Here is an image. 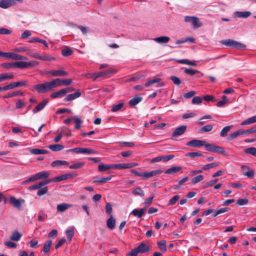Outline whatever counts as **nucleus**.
I'll return each mask as SVG.
<instances>
[{"mask_svg":"<svg viewBox=\"0 0 256 256\" xmlns=\"http://www.w3.org/2000/svg\"><path fill=\"white\" fill-rule=\"evenodd\" d=\"M186 145L194 148H200L204 146L206 150L218 154H224L225 152V148H224L208 143L205 140L194 139L188 142Z\"/></svg>","mask_w":256,"mask_h":256,"instance_id":"1","label":"nucleus"},{"mask_svg":"<svg viewBox=\"0 0 256 256\" xmlns=\"http://www.w3.org/2000/svg\"><path fill=\"white\" fill-rule=\"evenodd\" d=\"M56 88V82L54 79L50 82L34 85L32 89L36 90L38 94H44Z\"/></svg>","mask_w":256,"mask_h":256,"instance_id":"2","label":"nucleus"},{"mask_svg":"<svg viewBox=\"0 0 256 256\" xmlns=\"http://www.w3.org/2000/svg\"><path fill=\"white\" fill-rule=\"evenodd\" d=\"M220 43L232 48L238 50H244L246 48V45L232 39H226L220 41Z\"/></svg>","mask_w":256,"mask_h":256,"instance_id":"3","label":"nucleus"},{"mask_svg":"<svg viewBox=\"0 0 256 256\" xmlns=\"http://www.w3.org/2000/svg\"><path fill=\"white\" fill-rule=\"evenodd\" d=\"M184 20L186 22L191 23L193 27L198 28L202 26L201 22H200L198 18L196 16H185Z\"/></svg>","mask_w":256,"mask_h":256,"instance_id":"4","label":"nucleus"},{"mask_svg":"<svg viewBox=\"0 0 256 256\" xmlns=\"http://www.w3.org/2000/svg\"><path fill=\"white\" fill-rule=\"evenodd\" d=\"M39 62L36 60H32L28 62L17 61V68H26L30 67H33L38 66Z\"/></svg>","mask_w":256,"mask_h":256,"instance_id":"5","label":"nucleus"},{"mask_svg":"<svg viewBox=\"0 0 256 256\" xmlns=\"http://www.w3.org/2000/svg\"><path fill=\"white\" fill-rule=\"evenodd\" d=\"M187 128L186 125L181 126L176 128L172 132V138H178L186 132Z\"/></svg>","mask_w":256,"mask_h":256,"instance_id":"6","label":"nucleus"},{"mask_svg":"<svg viewBox=\"0 0 256 256\" xmlns=\"http://www.w3.org/2000/svg\"><path fill=\"white\" fill-rule=\"evenodd\" d=\"M45 73L48 74H50L52 76H64L68 75V73L62 70L46 71Z\"/></svg>","mask_w":256,"mask_h":256,"instance_id":"7","label":"nucleus"},{"mask_svg":"<svg viewBox=\"0 0 256 256\" xmlns=\"http://www.w3.org/2000/svg\"><path fill=\"white\" fill-rule=\"evenodd\" d=\"M51 182V180H45L38 182L35 184L31 186H30L28 190H38L42 188L44 185H46L49 183Z\"/></svg>","mask_w":256,"mask_h":256,"instance_id":"8","label":"nucleus"},{"mask_svg":"<svg viewBox=\"0 0 256 256\" xmlns=\"http://www.w3.org/2000/svg\"><path fill=\"white\" fill-rule=\"evenodd\" d=\"M56 88L61 86H68L72 83V79L61 80L60 78H55Z\"/></svg>","mask_w":256,"mask_h":256,"instance_id":"9","label":"nucleus"},{"mask_svg":"<svg viewBox=\"0 0 256 256\" xmlns=\"http://www.w3.org/2000/svg\"><path fill=\"white\" fill-rule=\"evenodd\" d=\"M241 168L243 172V174L248 177L253 178L254 176V172L253 170L250 168L248 166L246 165H242Z\"/></svg>","mask_w":256,"mask_h":256,"instance_id":"10","label":"nucleus"},{"mask_svg":"<svg viewBox=\"0 0 256 256\" xmlns=\"http://www.w3.org/2000/svg\"><path fill=\"white\" fill-rule=\"evenodd\" d=\"M74 177V176L72 174H62L61 176H58L57 177H56L55 178L53 179H48L49 180H51L52 182H60L64 180H66L70 178H72Z\"/></svg>","mask_w":256,"mask_h":256,"instance_id":"11","label":"nucleus"},{"mask_svg":"<svg viewBox=\"0 0 256 256\" xmlns=\"http://www.w3.org/2000/svg\"><path fill=\"white\" fill-rule=\"evenodd\" d=\"M0 56L6 60H16V53L14 52H3L0 51Z\"/></svg>","mask_w":256,"mask_h":256,"instance_id":"12","label":"nucleus"},{"mask_svg":"<svg viewBox=\"0 0 256 256\" xmlns=\"http://www.w3.org/2000/svg\"><path fill=\"white\" fill-rule=\"evenodd\" d=\"M162 172V170L160 169L155 170L149 172H146L144 174V180H147L149 178L158 174H161Z\"/></svg>","mask_w":256,"mask_h":256,"instance_id":"13","label":"nucleus"},{"mask_svg":"<svg viewBox=\"0 0 256 256\" xmlns=\"http://www.w3.org/2000/svg\"><path fill=\"white\" fill-rule=\"evenodd\" d=\"M16 0H0V7L7 8L15 4Z\"/></svg>","mask_w":256,"mask_h":256,"instance_id":"14","label":"nucleus"},{"mask_svg":"<svg viewBox=\"0 0 256 256\" xmlns=\"http://www.w3.org/2000/svg\"><path fill=\"white\" fill-rule=\"evenodd\" d=\"M81 94V92L79 90H78L74 93L67 95L64 98V100L66 102L72 101L79 98Z\"/></svg>","mask_w":256,"mask_h":256,"instance_id":"15","label":"nucleus"},{"mask_svg":"<svg viewBox=\"0 0 256 256\" xmlns=\"http://www.w3.org/2000/svg\"><path fill=\"white\" fill-rule=\"evenodd\" d=\"M72 206V204L62 203L57 205L56 209L58 212H62Z\"/></svg>","mask_w":256,"mask_h":256,"instance_id":"16","label":"nucleus"},{"mask_svg":"<svg viewBox=\"0 0 256 256\" xmlns=\"http://www.w3.org/2000/svg\"><path fill=\"white\" fill-rule=\"evenodd\" d=\"M182 168L180 166H174L167 169L165 172L166 174H174L182 170Z\"/></svg>","mask_w":256,"mask_h":256,"instance_id":"17","label":"nucleus"},{"mask_svg":"<svg viewBox=\"0 0 256 256\" xmlns=\"http://www.w3.org/2000/svg\"><path fill=\"white\" fill-rule=\"evenodd\" d=\"M140 253H144L150 251V248L144 243H140L137 247Z\"/></svg>","mask_w":256,"mask_h":256,"instance_id":"18","label":"nucleus"},{"mask_svg":"<svg viewBox=\"0 0 256 256\" xmlns=\"http://www.w3.org/2000/svg\"><path fill=\"white\" fill-rule=\"evenodd\" d=\"M242 134H244V130L241 129L238 130L231 133L228 136V140H232L236 138L238 136Z\"/></svg>","mask_w":256,"mask_h":256,"instance_id":"19","label":"nucleus"},{"mask_svg":"<svg viewBox=\"0 0 256 256\" xmlns=\"http://www.w3.org/2000/svg\"><path fill=\"white\" fill-rule=\"evenodd\" d=\"M48 102V101L46 100H42L33 110V113L36 114L38 112L42 110L47 104Z\"/></svg>","mask_w":256,"mask_h":256,"instance_id":"20","label":"nucleus"},{"mask_svg":"<svg viewBox=\"0 0 256 256\" xmlns=\"http://www.w3.org/2000/svg\"><path fill=\"white\" fill-rule=\"evenodd\" d=\"M144 211H145L144 208H142L140 210L134 209L130 212V214H132L134 216H136L138 218H140L144 214Z\"/></svg>","mask_w":256,"mask_h":256,"instance_id":"21","label":"nucleus"},{"mask_svg":"<svg viewBox=\"0 0 256 256\" xmlns=\"http://www.w3.org/2000/svg\"><path fill=\"white\" fill-rule=\"evenodd\" d=\"M116 220L112 216V214L110 216V218L106 221L107 226L110 230H113L115 228Z\"/></svg>","mask_w":256,"mask_h":256,"instance_id":"22","label":"nucleus"},{"mask_svg":"<svg viewBox=\"0 0 256 256\" xmlns=\"http://www.w3.org/2000/svg\"><path fill=\"white\" fill-rule=\"evenodd\" d=\"M52 244V242L51 240H48L46 241V242L44 245L42 252L44 254L48 253L50 251Z\"/></svg>","mask_w":256,"mask_h":256,"instance_id":"23","label":"nucleus"},{"mask_svg":"<svg viewBox=\"0 0 256 256\" xmlns=\"http://www.w3.org/2000/svg\"><path fill=\"white\" fill-rule=\"evenodd\" d=\"M48 148L54 152H58L62 150L64 146L62 144H55L49 145Z\"/></svg>","mask_w":256,"mask_h":256,"instance_id":"24","label":"nucleus"},{"mask_svg":"<svg viewBox=\"0 0 256 256\" xmlns=\"http://www.w3.org/2000/svg\"><path fill=\"white\" fill-rule=\"evenodd\" d=\"M142 99L140 96H136L129 101V104L131 106H134L140 102Z\"/></svg>","mask_w":256,"mask_h":256,"instance_id":"25","label":"nucleus"},{"mask_svg":"<svg viewBox=\"0 0 256 256\" xmlns=\"http://www.w3.org/2000/svg\"><path fill=\"white\" fill-rule=\"evenodd\" d=\"M68 162L66 160H57L52 162L51 166L52 167H58L60 166H68Z\"/></svg>","mask_w":256,"mask_h":256,"instance_id":"26","label":"nucleus"},{"mask_svg":"<svg viewBox=\"0 0 256 256\" xmlns=\"http://www.w3.org/2000/svg\"><path fill=\"white\" fill-rule=\"evenodd\" d=\"M30 152L33 154H43L48 153V151L45 150H41L38 148H33L30 150Z\"/></svg>","mask_w":256,"mask_h":256,"instance_id":"27","label":"nucleus"},{"mask_svg":"<svg viewBox=\"0 0 256 256\" xmlns=\"http://www.w3.org/2000/svg\"><path fill=\"white\" fill-rule=\"evenodd\" d=\"M177 62L182 64H188L192 66H196L197 64L195 61H190L188 59H181L176 60Z\"/></svg>","mask_w":256,"mask_h":256,"instance_id":"28","label":"nucleus"},{"mask_svg":"<svg viewBox=\"0 0 256 256\" xmlns=\"http://www.w3.org/2000/svg\"><path fill=\"white\" fill-rule=\"evenodd\" d=\"M204 178V176L202 174H199L193 178L192 179L190 184L192 185H194L202 181Z\"/></svg>","mask_w":256,"mask_h":256,"instance_id":"29","label":"nucleus"},{"mask_svg":"<svg viewBox=\"0 0 256 256\" xmlns=\"http://www.w3.org/2000/svg\"><path fill=\"white\" fill-rule=\"evenodd\" d=\"M170 40V38L166 36H162L154 38L155 42L160 44L167 43Z\"/></svg>","mask_w":256,"mask_h":256,"instance_id":"30","label":"nucleus"},{"mask_svg":"<svg viewBox=\"0 0 256 256\" xmlns=\"http://www.w3.org/2000/svg\"><path fill=\"white\" fill-rule=\"evenodd\" d=\"M235 14L238 18H246L250 16L251 12L248 11L236 12Z\"/></svg>","mask_w":256,"mask_h":256,"instance_id":"31","label":"nucleus"},{"mask_svg":"<svg viewBox=\"0 0 256 256\" xmlns=\"http://www.w3.org/2000/svg\"><path fill=\"white\" fill-rule=\"evenodd\" d=\"M254 122H256V116H253L249 118H248L246 119V120L243 121L241 123V125L244 126V125L250 124H253Z\"/></svg>","mask_w":256,"mask_h":256,"instance_id":"32","label":"nucleus"},{"mask_svg":"<svg viewBox=\"0 0 256 256\" xmlns=\"http://www.w3.org/2000/svg\"><path fill=\"white\" fill-rule=\"evenodd\" d=\"M188 179V176H184L182 179L179 180L178 182V184L174 186V190H180L181 188V186L184 184Z\"/></svg>","mask_w":256,"mask_h":256,"instance_id":"33","label":"nucleus"},{"mask_svg":"<svg viewBox=\"0 0 256 256\" xmlns=\"http://www.w3.org/2000/svg\"><path fill=\"white\" fill-rule=\"evenodd\" d=\"M0 66L4 68L9 69L11 68H16V62H4Z\"/></svg>","mask_w":256,"mask_h":256,"instance_id":"34","label":"nucleus"},{"mask_svg":"<svg viewBox=\"0 0 256 256\" xmlns=\"http://www.w3.org/2000/svg\"><path fill=\"white\" fill-rule=\"evenodd\" d=\"M112 168V164H100L98 166V170L100 172H103L108 170Z\"/></svg>","mask_w":256,"mask_h":256,"instance_id":"35","label":"nucleus"},{"mask_svg":"<svg viewBox=\"0 0 256 256\" xmlns=\"http://www.w3.org/2000/svg\"><path fill=\"white\" fill-rule=\"evenodd\" d=\"M65 94L64 89H62L58 92H54L50 94V97L55 98L60 96H62Z\"/></svg>","mask_w":256,"mask_h":256,"instance_id":"36","label":"nucleus"},{"mask_svg":"<svg viewBox=\"0 0 256 256\" xmlns=\"http://www.w3.org/2000/svg\"><path fill=\"white\" fill-rule=\"evenodd\" d=\"M14 77V75L11 74L4 73L0 74V78L2 82L6 80H10Z\"/></svg>","mask_w":256,"mask_h":256,"instance_id":"37","label":"nucleus"},{"mask_svg":"<svg viewBox=\"0 0 256 256\" xmlns=\"http://www.w3.org/2000/svg\"><path fill=\"white\" fill-rule=\"evenodd\" d=\"M158 248L163 252H166L167 251V248L166 246V242L160 241L158 242L157 244Z\"/></svg>","mask_w":256,"mask_h":256,"instance_id":"38","label":"nucleus"},{"mask_svg":"<svg viewBox=\"0 0 256 256\" xmlns=\"http://www.w3.org/2000/svg\"><path fill=\"white\" fill-rule=\"evenodd\" d=\"M112 178L111 176L106 177V178H100L97 179H95L94 180V182H98L100 184H104L107 182L108 180H110Z\"/></svg>","mask_w":256,"mask_h":256,"instance_id":"39","label":"nucleus"},{"mask_svg":"<svg viewBox=\"0 0 256 256\" xmlns=\"http://www.w3.org/2000/svg\"><path fill=\"white\" fill-rule=\"evenodd\" d=\"M124 104L123 102H120L116 104H113L112 106L111 110L112 112H116L119 110H120L124 106Z\"/></svg>","mask_w":256,"mask_h":256,"instance_id":"40","label":"nucleus"},{"mask_svg":"<svg viewBox=\"0 0 256 256\" xmlns=\"http://www.w3.org/2000/svg\"><path fill=\"white\" fill-rule=\"evenodd\" d=\"M244 152L256 157V148L250 147L244 150Z\"/></svg>","mask_w":256,"mask_h":256,"instance_id":"41","label":"nucleus"},{"mask_svg":"<svg viewBox=\"0 0 256 256\" xmlns=\"http://www.w3.org/2000/svg\"><path fill=\"white\" fill-rule=\"evenodd\" d=\"M66 236L68 240H71L73 237L74 232L72 228H70L66 230Z\"/></svg>","mask_w":256,"mask_h":256,"instance_id":"42","label":"nucleus"},{"mask_svg":"<svg viewBox=\"0 0 256 256\" xmlns=\"http://www.w3.org/2000/svg\"><path fill=\"white\" fill-rule=\"evenodd\" d=\"M218 166H219V164L218 162H212V163L204 165L203 166V170H206L210 168H214L218 167Z\"/></svg>","mask_w":256,"mask_h":256,"instance_id":"43","label":"nucleus"},{"mask_svg":"<svg viewBox=\"0 0 256 256\" xmlns=\"http://www.w3.org/2000/svg\"><path fill=\"white\" fill-rule=\"evenodd\" d=\"M232 126H228L224 127L220 132V136L222 137H225L227 136V132L231 129Z\"/></svg>","mask_w":256,"mask_h":256,"instance_id":"44","label":"nucleus"},{"mask_svg":"<svg viewBox=\"0 0 256 256\" xmlns=\"http://www.w3.org/2000/svg\"><path fill=\"white\" fill-rule=\"evenodd\" d=\"M132 194L134 195H140L142 196H144V192L140 188H137L132 190Z\"/></svg>","mask_w":256,"mask_h":256,"instance_id":"45","label":"nucleus"},{"mask_svg":"<svg viewBox=\"0 0 256 256\" xmlns=\"http://www.w3.org/2000/svg\"><path fill=\"white\" fill-rule=\"evenodd\" d=\"M161 80V79L160 78H155L154 79L151 80L147 82H146L144 84V86L146 87H148L150 86L155 84V83H159Z\"/></svg>","mask_w":256,"mask_h":256,"instance_id":"46","label":"nucleus"},{"mask_svg":"<svg viewBox=\"0 0 256 256\" xmlns=\"http://www.w3.org/2000/svg\"><path fill=\"white\" fill-rule=\"evenodd\" d=\"M73 54V50L70 48H66L62 50V54L63 56H68Z\"/></svg>","mask_w":256,"mask_h":256,"instance_id":"47","label":"nucleus"},{"mask_svg":"<svg viewBox=\"0 0 256 256\" xmlns=\"http://www.w3.org/2000/svg\"><path fill=\"white\" fill-rule=\"evenodd\" d=\"M213 128L212 124H207L200 128V131L201 132H210Z\"/></svg>","mask_w":256,"mask_h":256,"instance_id":"48","label":"nucleus"},{"mask_svg":"<svg viewBox=\"0 0 256 256\" xmlns=\"http://www.w3.org/2000/svg\"><path fill=\"white\" fill-rule=\"evenodd\" d=\"M186 156L190 157L191 158H194L196 156H202V154L200 152H188L185 154Z\"/></svg>","mask_w":256,"mask_h":256,"instance_id":"49","label":"nucleus"},{"mask_svg":"<svg viewBox=\"0 0 256 256\" xmlns=\"http://www.w3.org/2000/svg\"><path fill=\"white\" fill-rule=\"evenodd\" d=\"M174 154L161 156V161H163L164 162H168L169 160H172L173 158H174Z\"/></svg>","mask_w":256,"mask_h":256,"instance_id":"50","label":"nucleus"},{"mask_svg":"<svg viewBox=\"0 0 256 256\" xmlns=\"http://www.w3.org/2000/svg\"><path fill=\"white\" fill-rule=\"evenodd\" d=\"M84 162H80L71 164L69 166V168L71 169H78L84 165Z\"/></svg>","mask_w":256,"mask_h":256,"instance_id":"51","label":"nucleus"},{"mask_svg":"<svg viewBox=\"0 0 256 256\" xmlns=\"http://www.w3.org/2000/svg\"><path fill=\"white\" fill-rule=\"evenodd\" d=\"M228 210V208H220V209L217 210L213 214V216L216 217L218 215L221 214L222 213H224L225 212H226Z\"/></svg>","mask_w":256,"mask_h":256,"instance_id":"52","label":"nucleus"},{"mask_svg":"<svg viewBox=\"0 0 256 256\" xmlns=\"http://www.w3.org/2000/svg\"><path fill=\"white\" fill-rule=\"evenodd\" d=\"M196 92L194 91H190L188 92L184 93L183 94V96H181L180 98H185L186 99L190 98L193 97L196 94Z\"/></svg>","mask_w":256,"mask_h":256,"instance_id":"53","label":"nucleus"},{"mask_svg":"<svg viewBox=\"0 0 256 256\" xmlns=\"http://www.w3.org/2000/svg\"><path fill=\"white\" fill-rule=\"evenodd\" d=\"M218 181V179H214L211 180L210 181H208L204 184L203 186L204 188H206L208 187L212 186L214 184L216 183Z\"/></svg>","mask_w":256,"mask_h":256,"instance_id":"54","label":"nucleus"},{"mask_svg":"<svg viewBox=\"0 0 256 256\" xmlns=\"http://www.w3.org/2000/svg\"><path fill=\"white\" fill-rule=\"evenodd\" d=\"M113 169H125L126 168V163L112 164Z\"/></svg>","mask_w":256,"mask_h":256,"instance_id":"55","label":"nucleus"},{"mask_svg":"<svg viewBox=\"0 0 256 256\" xmlns=\"http://www.w3.org/2000/svg\"><path fill=\"white\" fill-rule=\"evenodd\" d=\"M48 191V188L46 186L42 188H40L39 190L37 192V195L38 196H42L44 195L47 193Z\"/></svg>","mask_w":256,"mask_h":256,"instance_id":"56","label":"nucleus"},{"mask_svg":"<svg viewBox=\"0 0 256 256\" xmlns=\"http://www.w3.org/2000/svg\"><path fill=\"white\" fill-rule=\"evenodd\" d=\"M38 178H39L40 180L44 178H46L48 177V176L50 174L46 171H43V172H38Z\"/></svg>","mask_w":256,"mask_h":256,"instance_id":"57","label":"nucleus"},{"mask_svg":"<svg viewBox=\"0 0 256 256\" xmlns=\"http://www.w3.org/2000/svg\"><path fill=\"white\" fill-rule=\"evenodd\" d=\"M39 42V43L42 44L45 46L48 47V44L45 40L40 39L38 38H34V39L30 40V42Z\"/></svg>","mask_w":256,"mask_h":256,"instance_id":"58","label":"nucleus"},{"mask_svg":"<svg viewBox=\"0 0 256 256\" xmlns=\"http://www.w3.org/2000/svg\"><path fill=\"white\" fill-rule=\"evenodd\" d=\"M222 100L218 102L216 106L218 107H221L224 105L228 101V100L226 96H223L222 97Z\"/></svg>","mask_w":256,"mask_h":256,"instance_id":"59","label":"nucleus"},{"mask_svg":"<svg viewBox=\"0 0 256 256\" xmlns=\"http://www.w3.org/2000/svg\"><path fill=\"white\" fill-rule=\"evenodd\" d=\"M202 98L200 96L194 97L192 100V102L194 104H199L202 102Z\"/></svg>","mask_w":256,"mask_h":256,"instance_id":"60","label":"nucleus"},{"mask_svg":"<svg viewBox=\"0 0 256 256\" xmlns=\"http://www.w3.org/2000/svg\"><path fill=\"white\" fill-rule=\"evenodd\" d=\"M82 154H94L96 153V151L93 149H90L88 148H82Z\"/></svg>","mask_w":256,"mask_h":256,"instance_id":"61","label":"nucleus"},{"mask_svg":"<svg viewBox=\"0 0 256 256\" xmlns=\"http://www.w3.org/2000/svg\"><path fill=\"white\" fill-rule=\"evenodd\" d=\"M170 79L174 84L177 86H179L181 84V80L180 79L176 76H170Z\"/></svg>","mask_w":256,"mask_h":256,"instance_id":"62","label":"nucleus"},{"mask_svg":"<svg viewBox=\"0 0 256 256\" xmlns=\"http://www.w3.org/2000/svg\"><path fill=\"white\" fill-rule=\"evenodd\" d=\"M180 198V196L178 194L175 195L168 202V205H174L176 202Z\"/></svg>","mask_w":256,"mask_h":256,"instance_id":"63","label":"nucleus"},{"mask_svg":"<svg viewBox=\"0 0 256 256\" xmlns=\"http://www.w3.org/2000/svg\"><path fill=\"white\" fill-rule=\"evenodd\" d=\"M140 253L137 248L132 249L126 255V256H137L138 254Z\"/></svg>","mask_w":256,"mask_h":256,"instance_id":"64","label":"nucleus"}]
</instances>
